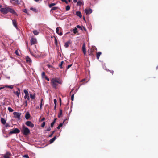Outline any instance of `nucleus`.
<instances>
[{"mask_svg": "<svg viewBox=\"0 0 158 158\" xmlns=\"http://www.w3.org/2000/svg\"><path fill=\"white\" fill-rule=\"evenodd\" d=\"M57 119V118H55V119H54V120L53 121H55V122H56V120Z\"/></svg>", "mask_w": 158, "mask_h": 158, "instance_id": "obj_62", "label": "nucleus"}, {"mask_svg": "<svg viewBox=\"0 0 158 158\" xmlns=\"http://www.w3.org/2000/svg\"><path fill=\"white\" fill-rule=\"evenodd\" d=\"M13 114L15 118H17L18 119H20V117L21 115L20 113L14 112H13Z\"/></svg>", "mask_w": 158, "mask_h": 158, "instance_id": "obj_5", "label": "nucleus"}, {"mask_svg": "<svg viewBox=\"0 0 158 158\" xmlns=\"http://www.w3.org/2000/svg\"><path fill=\"white\" fill-rule=\"evenodd\" d=\"M72 65V64H70L67 66V64H65V63L64 61H62L61 63L59 64V66L61 69L65 68V66H66V68L68 69Z\"/></svg>", "mask_w": 158, "mask_h": 158, "instance_id": "obj_4", "label": "nucleus"}, {"mask_svg": "<svg viewBox=\"0 0 158 158\" xmlns=\"http://www.w3.org/2000/svg\"><path fill=\"white\" fill-rule=\"evenodd\" d=\"M76 15L79 16L80 18H81L82 17V15L81 14V13L79 11H77L76 12Z\"/></svg>", "mask_w": 158, "mask_h": 158, "instance_id": "obj_18", "label": "nucleus"}, {"mask_svg": "<svg viewBox=\"0 0 158 158\" xmlns=\"http://www.w3.org/2000/svg\"><path fill=\"white\" fill-rule=\"evenodd\" d=\"M44 78H45V79L47 80L48 81H49V78L47 76H45V77Z\"/></svg>", "mask_w": 158, "mask_h": 158, "instance_id": "obj_46", "label": "nucleus"}, {"mask_svg": "<svg viewBox=\"0 0 158 158\" xmlns=\"http://www.w3.org/2000/svg\"><path fill=\"white\" fill-rule=\"evenodd\" d=\"M55 44L56 45H57V39H56V38L55 37Z\"/></svg>", "mask_w": 158, "mask_h": 158, "instance_id": "obj_36", "label": "nucleus"}, {"mask_svg": "<svg viewBox=\"0 0 158 158\" xmlns=\"http://www.w3.org/2000/svg\"><path fill=\"white\" fill-rule=\"evenodd\" d=\"M59 100H60V105L61 106V99L60 98Z\"/></svg>", "mask_w": 158, "mask_h": 158, "instance_id": "obj_55", "label": "nucleus"}, {"mask_svg": "<svg viewBox=\"0 0 158 158\" xmlns=\"http://www.w3.org/2000/svg\"><path fill=\"white\" fill-rule=\"evenodd\" d=\"M10 125H9V124H6V127H10Z\"/></svg>", "mask_w": 158, "mask_h": 158, "instance_id": "obj_57", "label": "nucleus"}, {"mask_svg": "<svg viewBox=\"0 0 158 158\" xmlns=\"http://www.w3.org/2000/svg\"><path fill=\"white\" fill-rule=\"evenodd\" d=\"M1 123L5 125L6 124V121L4 118H1Z\"/></svg>", "mask_w": 158, "mask_h": 158, "instance_id": "obj_26", "label": "nucleus"}, {"mask_svg": "<svg viewBox=\"0 0 158 158\" xmlns=\"http://www.w3.org/2000/svg\"><path fill=\"white\" fill-rule=\"evenodd\" d=\"M60 29H61L60 27H57L56 29V32L59 35L61 36L63 34L62 32H60V33L59 32Z\"/></svg>", "mask_w": 158, "mask_h": 158, "instance_id": "obj_15", "label": "nucleus"}, {"mask_svg": "<svg viewBox=\"0 0 158 158\" xmlns=\"http://www.w3.org/2000/svg\"><path fill=\"white\" fill-rule=\"evenodd\" d=\"M24 92L25 94V95L29 94L28 91L27 90H24Z\"/></svg>", "mask_w": 158, "mask_h": 158, "instance_id": "obj_38", "label": "nucleus"}, {"mask_svg": "<svg viewBox=\"0 0 158 158\" xmlns=\"http://www.w3.org/2000/svg\"><path fill=\"white\" fill-rule=\"evenodd\" d=\"M11 155V154L10 152H7L4 155L3 157L4 158H10Z\"/></svg>", "mask_w": 158, "mask_h": 158, "instance_id": "obj_13", "label": "nucleus"}, {"mask_svg": "<svg viewBox=\"0 0 158 158\" xmlns=\"http://www.w3.org/2000/svg\"><path fill=\"white\" fill-rule=\"evenodd\" d=\"M83 29H84V30H85L86 29H85V27H83Z\"/></svg>", "mask_w": 158, "mask_h": 158, "instance_id": "obj_64", "label": "nucleus"}, {"mask_svg": "<svg viewBox=\"0 0 158 158\" xmlns=\"http://www.w3.org/2000/svg\"><path fill=\"white\" fill-rule=\"evenodd\" d=\"M23 12H24V13H26L27 14H28L27 13V12L26 10V9H24L23 10Z\"/></svg>", "mask_w": 158, "mask_h": 158, "instance_id": "obj_47", "label": "nucleus"}, {"mask_svg": "<svg viewBox=\"0 0 158 158\" xmlns=\"http://www.w3.org/2000/svg\"><path fill=\"white\" fill-rule=\"evenodd\" d=\"M77 29L76 27H75L74 29L72 30H71L72 31H73L74 34H76L77 32Z\"/></svg>", "mask_w": 158, "mask_h": 158, "instance_id": "obj_28", "label": "nucleus"}, {"mask_svg": "<svg viewBox=\"0 0 158 158\" xmlns=\"http://www.w3.org/2000/svg\"><path fill=\"white\" fill-rule=\"evenodd\" d=\"M82 50L84 55H86V51L85 45V43H84L83 44L82 47Z\"/></svg>", "mask_w": 158, "mask_h": 158, "instance_id": "obj_11", "label": "nucleus"}, {"mask_svg": "<svg viewBox=\"0 0 158 158\" xmlns=\"http://www.w3.org/2000/svg\"><path fill=\"white\" fill-rule=\"evenodd\" d=\"M45 75V73L44 72H43L42 73V77L43 78H44L45 76H46Z\"/></svg>", "mask_w": 158, "mask_h": 158, "instance_id": "obj_34", "label": "nucleus"}, {"mask_svg": "<svg viewBox=\"0 0 158 158\" xmlns=\"http://www.w3.org/2000/svg\"><path fill=\"white\" fill-rule=\"evenodd\" d=\"M24 98L25 99L27 98V100H29L30 99V98H29V94L28 95H25V96H24Z\"/></svg>", "mask_w": 158, "mask_h": 158, "instance_id": "obj_31", "label": "nucleus"}, {"mask_svg": "<svg viewBox=\"0 0 158 158\" xmlns=\"http://www.w3.org/2000/svg\"><path fill=\"white\" fill-rule=\"evenodd\" d=\"M85 11L87 15H88L92 13V10L90 8L86 9L85 10Z\"/></svg>", "mask_w": 158, "mask_h": 158, "instance_id": "obj_10", "label": "nucleus"}, {"mask_svg": "<svg viewBox=\"0 0 158 158\" xmlns=\"http://www.w3.org/2000/svg\"><path fill=\"white\" fill-rule=\"evenodd\" d=\"M23 157H25V158H29L28 155H23Z\"/></svg>", "mask_w": 158, "mask_h": 158, "instance_id": "obj_41", "label": "nucleus"}, {"mask_svg": "<svg viewBox=\"0 0 158 158\" xmlns=\"http://www.w3.org/2000/svg\"><path fill=\"white\" fill-rule=\"evenodd\" d=\"M0 10L2 13L4 14H6L8 12H10L13 14L18 16V14L13 9L7 6L1 8Z\"/></svg>", "mask_w": 158, "mask_h": 158, "instance_id": "obj_1", "label": "nucleus"}, {"mask_svg": "<svg viewBox=\"0 0 158 158\" xmlns=\"http://www.w3.org/2000/svg\"><path fill=\"white\" fill-rule=\"evenodd\" d=\"M24 104H25V106H27V101H26L24 102Z\"/></svg>", "mask_w": 158, "mask_h": 158, "instance_id": "obj_54", "label": "nucleus"}, {"mask_svg": "<svg viewBox=\"0 0 158 158\" xmlns=\"http://www.w3.org/2000/svg\"><path fill=\"white\" fill-rule=\"evenodd\" d=\"M73 1L74 2H77V0H73Z\"/></svg>", "mask_w": 158, "mask_h": 158, "instance_id": "obj_61", "label": "nucleus"}, {"mask_svg": "<svg viewBox=\"0 0 158 158\" xmlns=\"http://www.w3.org/2000/svg\"><path fill=\"white\" fill-rule=\"evenodd\" d=\"M5 88H8L11 89L13 88V86L11 85H4V86L1 87H0V90L4 89Z\"/></svg>", "mask_w": 158, "mask_h": 158, "instance_id": "obj_9", "label": "nucleus"}, {"mask_svg": "<svg viewBox=\"0 0 158 158\" xmlns=\"http://www.w3.org/2000/svg\"><path fill=\"white\" fill-rule=\"evenodd\" d=\"M45 125V122H44L42 125H41V127H44Z\"/></svg>", "mask_w": 158, "mask_h": 158, "instance_id": "obj_43", "label": "nucleus"}, {"mask_svg": "<svg viewBox=\"0 0 158 158\" xmlns=\"http://www.w3.org/2000/svg\"><path fill=\"white\" fill-rule=\"evenodd\" d=\"M55 121H53L51 123V127H52L53 126V125H54V124H55Z\"/></svg>", "mask_w": 158, "mask_h": 158, "instance_id": "obj_39", "label": "nucleus"}, {"mask_svg": "<svg viewBox=\"0 0 158 158\" xmlns=\"http://www.w3.org/2000/svg\"><path fill=\"white\" fill-rule=\"evenodd\" d=\"M55 132V131H52V134L49 136V137H52V135H53V134L54 133V132Z\"/></svg>", "mask_w": 158, "mask_h": 158, "instance_id": "obj_44", "label": "nucleus"}, {"mask_svg": "<svg viewBox=\"0 0 158 158\" xmlns=\"http://www.w3.org/2000/svg\"><path fill=\"white\" fill-rule=\"evenodd\" d=\"M54 103L55 105H56L57 103V101L56 99H54Z\"/></svg>", "mask_w": 158, "mask_h": 158, "instance_id": "obj_48", "label": "nucleus"}, {"mask_svg": "<svg viewBox=\"0 0 158 158\" xmlns=\"http://www.w3.org/2000/svg\"><path fill=\"white\" fill-rule=\"evenodd\" d=\"M56 105H55L54 106V109L56 110Z\"/></svg>", "mask_w": 158, "mask_h": 158, "instance_id": "obj_58", "label": "nucleus"}, {"mask_svg": "<svg viewBox=\"0 0 158 158\" xmlns=\"http://www.w3.org/2000/svg\"><path fill=\"white\" fill-rule=\"evenodd\" d=\"M63 123H61L57 127V128L58 129H59L61 127H62L63 126Z\"/></svg>", "mask_w": 158, "mask_h": 158, "instance_id": "obj_35", "label": "nucleus"}, {"mask_svg": "<svg viewBox=\"0 0 158 158\" xmlns=\"http://www.w3.org/2000/svg\"><path fill=\"white\" fill-rule=\"evenodd\" d=\"M81 1H78L77 2V5L79 6H81Z\"/></svg>", "mask_w": 158, "mask_h": 158, "instance_id": "obj_42", "label": "nucleus"}, {"mask_svg": "<svg viewBox=\"0 0 158 158\" xmlns=\"http://www.w3.org/2000/svg\"><path fill=\"white\" fill-rule=\"evenodd\" d=\"M47 66V68L48 69H53V67L49 64H46L45 65V67H46Z\"/></svg>", "mask_w": 158, "mask_h": 158, "instance_id": "obj_24", "label": "nucleus"}, {"mask_svg": "<svg viewBox=\"0 0 158 158\" xmlns=\"http://www.w3.org/2000/svg\"><path fill=\"white\" fill-rule=\"evenodd\" d=\"M58 8L57 7H52L51 9V10H56Z\"/></svg>", "mask_w": 158, "mask_h": 158, "instance_id": "obj_37", "label": "nucleus"}, {"mask_svg": "<svg viewBox=\"0 0 158 158\" xmlns=\"http://www.w3.org/2000/svg\"><path fill=\"white\" fill-rule=\"evenodd\" d=\"M56 5V3H52L50 4L49 5V6L50 8H51L53 6L55 5Z\"/></svg>", "mask_w": 158, "mask_h": 158, "instance_id": "obj_30", "label": "nucleus"}, {"mask_svg": "<svg viewBox=\"0 0 158 158\" xmlns=\"http://www.w3.org/2000/svg\"><path fill=\"white\" fill-rule=\"evenodd\" d=\"M62 114V110L61 109H60L59 110V113L58 114V118H60Z\"/></svg>", "mask_w": 158, "mask_h": 158, "instance_id": "obj_20", "label": "nucleus"}, {"mask_svg": "<svg viewBox=\"0 0 158 158\" xmlns=\"http://www.w3.org/2000/svg\"><path fill=\"white\" fill-rule=\"evenodd\" d=\"M25 124L31 128H33L34 126V124L31 121H27L25 123Z\"/></svg>", "mask_w": 158, "mask_h": 158, "instance_id": "obj_6", "label": "nucleus"}, {"mask_svg": "<svg viewBox=\"0 0 158 158\" xmlns=\"http://www.w3.org/2000/svg\"><path fill=\"white\" fill-rule=\"evenodd\" d=\"M13 92L14 94H15L17 96L19 97V96L20 94V89L19 88H18V91H14Z\"/></svg>", "mask_w": 158, "mask_h": 158, "instance_id": "obj_14", "label": "nucleus"}, {"mask_svg": "<svg viewBox=\"0 0 158 158\" xmlns=\"http://www.w3.org/2000/svg\"><path fill=\"white\" fill-rule=\"evenodd\" d=\"M30 10L33 11V12L35 13H37L38 11V10L35 8H33V7H31L30 8Z\"/></svg>", "mask_w": 158, "mask_h": 158, "instance_id": "obj_25", "label": "nucleus"}, {"mask_svg": "<svg viewBox=\"0 0 158 158\" xmlns=\"http://www.w3.org/2000/svg\"><path fill=\"white\" fill-rule=\"evenodd\" d=\"M30 116H30L29 113V112H26V114H25V116L26 119L27 120L29 119L30 118Z\"/></svg>", "mask_w": 158, "mask_h": 158, "instance_id": "obj_16", "label": "nucleus"}, {"mask_svg": "<svg viewBox=\"0 0 158 158\" xmlns=\"http://www.w3.org/2000/svg\"><path fill=\"white\" fill-rule=\"evenodd\" d=\"M37 52L38 53V54H37V56L39 57H40V56L41 53L40 52Z\"/></svg>", "mask_w": 158, "mask_h": 158, "instance_id": "obj_53", "label": "nucleus"}, {"mask_svg": "<svg viewBox=\"0 0 158 158\" xmlns=\"http://www.w3.org/2000/svg\"><path fill=\"white\" fill-rule=\"evenodd\" d=\"M56 136H54L53 138L51 139L50 140V143H53L54 141L56 140Z\"/></svg>", "mask_w": 158, "mask_h": 158, "instance_id": "obj_21", "label": "nucleus"}, {"mask_svg": "<svg viewBox=\"0 0 158 158\" xmlns=\"http://www.w3.org/2000/svg\"><path fill=\"white\" fill-rule=\"evenodd\" d=\"M43 100V99L42 98L41 100V102H42V103Z\"/></svg>", "mask_w": 158, "mask_h": 158, "instance_id": "obj_63", "label": "nucleus"}, {"mask_svg": "<svg viewBox=\"0 0 158 158\" xmlns=\"http://www.w3.org/2000/svg\"><path fill=\"white\" fill-rule=\"evenodd\" d=\"M12 21L13 25L17 29V23L16 20L13 19Z\"/></svg>", "mask_w": 158, "mask_h": 158, "instance_id": "obj_17", "label": "nucleus"}, {"mask_svg": "<svg viewBox=\"0 0 158 158\" xmlns=\"http://www.w3.org/2000/svg\"><path fill=\"white\" fill-rule=\"evenodd\" d=\"M42 105H43L42 103V102H41L40 105V109H42Z\"/></svg>", "mask_w": 158, "mask_h": 158, "instance_id": "obj_52", "label": "nucleus"}, {"mask_svg": "<svg viewBox=\"0 0 158 158\" xmlns=\"http://www.w3.org/2000/svg\"><path fill=\"white\" fill-rule=\"evenodd\" d=\"M70 7L69 5H67L66 8V10L67 11H69L70 9Z\"/></svg>", "mask_w": 158, "mask_h": 158, "instance_id": "obj_32", "label": "nucleus"}, {"mask_svg": "<svg viewBox=\"0 0 158 158\" xmlns=\"http://www.w3.org/2000/svg\"><path fill=\"white\" fill-rule=\"evenodd\" d=\"M102 53L101 52H98L97 53L96 57L98 59H99L100 56L101 55Z\"/></svg>", "mask_w": 158, "mask_h": 158, "instance_id": "obj_23", "label": "nucleus"}, {"mask_svg": "<svg viewBox=\"0 0 158 158\" xmlns=\"http://www.w3.org/2000/svg\"><path fill=\"white\" fill-rule=\"evenodd\" d=\"M85 80V79H82V80L81 81V82H83Z\"/></svg>", "mask_w": 158, "mask_h": 158, "instance_id": "obj_59", "label": "nucleus"}, {"mask_svg": "<svg viewBox=\"0 0 158 158\" xmlns=\"http://www.w3.org/2000/svg\"><path fill=\"white\" fill-rule=\"evenodd\" d=\"M70 44V41H68L65 43L64 46L65 48H67L69 46Z\"/></svg>", "mask_w": 158, "mask_h": 158, "instance_id": "obj_19", "label": "nucleus"}, {"mask_svg": "<svg viewBox=\"0 0 158 158\" xmlns=\"http://www.w3.org/2000/svg\"><path fill=\"white\" fill-rule=\"evenodd\" d=\"M45 120V118H43L41 120V121H43Z\"/></svg>", "mask_w": 158, "mask_h": 158, "instance_id": "obj_60", "label": "nucleus"}, {"mask_svg": "<svg viewBox=\"0 0 158 158\" xmlns=\"http://www.w3.org/2000/svg\"><path fill=\"white\" fill-rule=\"evenodd\" d=\"M62 83V81L59 78H53L51 80V84L54 88H57L58 84Z\"/></svg>", "mask_w": 158, "mask_h": 158, "instance_id": "obj_2", "label": "nucleus"}, {"mask_svg": "<svg viewBox=\"0 0 158 158\" xmlns=\"http://www.w3.org/2000/svg\"><path fill=\"white\" fill-rule=\"evenodd\" d=\"M21 131L23 134L25 135H27L30 133L29 129L24 125H23Z\"/></svg>", "mask_w": 158, "mask_h": 158, "instance_id": "obj_3", "label": "nucleus"}, {"mask_svg": "<svg viewBox=\"0 0 158 158\" xmlns=\"http://www.w3.org/2000/svg\"><path fill=\"white\" fill-rule=\"evenodd\" d=\"M50 130H51V128L49 127H48L46 130V131H50Z\"/></svg>", "mask_w": 158, "mask_h": 158, "instance_id": "obj_49", "label": "nucleus"}, {"mask_svg": "<svg viewBox=\"0 0 158 158\" xmlns=\"http://www.w3.org/2000/svg\"><path fill=\"white\" fill-rule=\"evenodd\" d=\"M77 27L78 28H80L81 30H82V28L80 26L78 25H77Z\"/></svg>", "mask_w": 158, "mask_h": 158, "instance_id": "obj_45", "label": "nucleus"}, {"mask_svg": "<svg viewBox=\"0 0 158 158\" xmlns=\"http://www.w3.org/2000/svg\"><path fill=\"white\" fill-rule=\"evenodd\" d=\"M15 54L17 55H19V53H18V51L16 50V51H15Z\"/></svg>", "mask_w": 158, "mask_h": 158, "instance_id": "obj_51", "label": "nucleus"}, {"mask_svg": "<svg viewBox=\"0 0 158 158\" xmlns=\"http://www.w3.org/2000/svg\"><path fill=\"white\" fill-rule=\"evenodd\" d=\"M74 94H73L72 95L71 97V100L72 101H73L74 100Z\"/></svg>", "mask_w": 158, "mask_h": 158, "instance_id": "obj_40", "label": "nucleus"}, {"mask_svg": "<svg viewBox=\"0 0 158 158\" xmlns=\"http://www.w3.org/2000/svg\"><path fill=\"white\" fill-rule=\"evenodd\" d=\"M26 61L27 63H30L31 62V60L29 57L27 56L26 57Z\"/></svg>", "mask_w": 158, "mask_h": 158, "instance_id": "obj_22", "label": "nucleus"}, {"mask_svg": "<svg viewBox=\"0 0 158 158\" xmlns=\"http://www.w3.org/2000/svg\"><path fill=\"white\" fill-rule=\"evenodd\" d=\"M37 43V41L35 38L32 37L31 39V45L35 44Z\"/></svg>", "mask_w": 158, "mask_h": 158, "instance_id": "obj_12", "label": "nucleus"}, {"mask_svg": "<svg viewBox=\"0 0 158 158\" xmlns=\"http://www.w3.org/2000/svg\"><path fill=\"white\" fill-rule=\"evenodd\" d=\"M11 0L13 1L16 2L17 3H18L19 2V0Z\"/></svg>", "mask_w": 158, "mask_h": 158, "instance_id": "obj_56", "label": "nucleus"}, {"mask_svg": "<svg viewBox=\"0 0 158 158\" xmlns=\"http://www.w3.org/2000/svg\"><path fill=\"white\" fill-rule=\"evenodd\" d=\"M94 51V48L93 47H92L90 50H89L88 51V54L92 56H93L94 55V54L93 53Z\"/></svg>", "mask_w": 158, "mask_h": 158, "instance_id": "obj_8", "label": "nucleus"}, {"mask_svg": "<svg viewBox=\"0 0 158 158\" xmlns=\"http://www.w3.org/2000/svg\"><path fill=\"white\" fill-rule=\"evenodd\" d=\"M8 110L10 112H12L14 111V110L11 107H10L8 108Z\"/></svg>", "mask_w": 158, "mask_h": 158, "instance_id": "obj_33", "label": "nucleus"}, {"mask_svg": "<svg viewBox=\"0 0 158 158\" xmlns=\"http://www.w3.org/2000/svg\"><path fill=\"white\" fill-rule=\"evenodd\" d=\"M20 130L17 128H16L14 130L11 131L10 132V134H12L14 133H19L20 132Z\"/></svg>", "mask_w": 158, "mask_h": 158, "instance_id": "obj_7", "label": "nucleus"}, {"mask_svg": "<svg viewBox=\"0 0 158 158\" xmlns=\"http://www.w3.org/2000/svg\"><path fill=\"white\" fill-rule=\"evenodd\" d=\"M61 0L63 2H65L66 3V4H68V2L67 1V0Z\"/></svg>", "mask_w": 158, "mask_h": 158, "instance_id": "obj_50", "label": "nucleus"}, {"mask_svg": "<svg viewBox=\"0 0 158 158\" xmlns=\"http://www.w3.org/2000/svg\"><path fill=\"white\" fill-rule=\"evenodd\" d=\"M33 33L35 35H38L39 33V32L36 30H34L33 31Z\"/></svg>", "mask_w": 158, "mask_h": 158, "instance_id": "obj_27", "label": "nucleus"}, {"mask_svg": "<svg viewBox=\"0 0 158 158\" xmlns=\"http://www.w3.org/2000/svg\"><path fill=\"white\" fill-rule=\"evenodd\" d=\"M30 97L31 99H33L35 98V95H32L31 94H30Z\"/></svg>", "mask_w": 158, "mask_h": 158, "instance_id": "obj_29", "label": "nucleus"}]
</instances>
